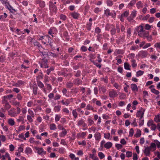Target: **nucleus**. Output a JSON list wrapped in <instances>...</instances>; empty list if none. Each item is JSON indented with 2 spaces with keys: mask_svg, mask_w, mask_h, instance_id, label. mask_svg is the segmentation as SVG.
Returning a JSON list of instances; mask_svg holds the SVG:
<instances>
[{
  "mask_svg": "<svg viewBox=\"0 0 160 160\" xmlns=\"http://www.w3.org/2000/svg\"><path fill=\"white\" fill-rule=\"evenodd\" d=\"M138 35L141 37L143 38H147L148 39V36L149 35V33L148 32L144 30L140 33H138Z\"/></svg>",
  "mask_w": 160,
  "mask_h": 160,
  "instance_id": "nucleus-1",
  "label": "nucleus"
},
{
  "mask_svg": "<svg viewBox=\"0 0 160 160\" xmlns=\"http://www.w3.org/2000/svg\"><path fill=\"white\" fill-rule=\"evenodd\" d=\"M49 3V7L50 10L53 12H56L57 10V7L52 2H50Z\"/></svg>",
  "mask_w": 160,
  "mask_h": 160,
  "instance_id": "nucleus-2",
  "label": "nucleus"
},
{
  "mask_svg": "<svg viewBox=\"0 0 160 160\" xmlns=\"http://www.w3.org/2000/svg\"><path fill=\"white\" fill-rule=\"evenodd\" d=\"M145 110L142 109L138 111L136 114L137 117H140V118L141 119L143 117Z\"/></svg>",
  "mask_w": 160,
  "mask_h": 160,
  "instance_id": "nucleus-3",
  "label": "nucleus"
},
{
  "mask_svg": "<svg viewBox=\"0 0 160 160\" xmlns=\"http://www.w3.org/2000/svg\"><path fill=\"white\" fill-rule=\"evenodd\" d=\"M110 97L112 98H114L118 96V94L117 92L114 90H112L109 92Z\"/></svg>",
  "mask_w": 160,
  "mask_h": 160,
  "instance_id": "nucleus-4",
  "label": "nucleus"
},
{
  "mask_svg": "<svg viewBox=\"0 0 160 160\" xmlns=\"http://www.w3.org/2000/svg\"><path fill=\"white\" fill-rule=\"evenodd\" d=\"M15 109L14 108H11L10 110L8 112V114L11 117H15L17 115L15 112Z\"/></svg>",
  "mask_w": 160,
  "mask_h": 160,
  "instance_id": "nucleus-5",
  "label": "nucleus"
},
{
  "mask_svg": "<svg viewBox=\"0 0 160 160\" xmlns=\"http://www.w3.org/2000/svg\"><path fill=\"white\" fill-rule=\"evenodd\" d=\"M143 30V27L140 25L139 26H138L136 28H135V32H137L138 33H138L140 34V33Z\"/></svg>",
  "mask_w": 160,
  "mask_h": 160,
  "instance_id": "nucleus-6",
  "label": "nucleus"
},
{
  "mask_svg": "<svg viewBox=\"0 0 160 160\" xmlns=\"http://www.w3.org/2000/svg\"><path fill=\"white\" fill-rule=\"evenodd\" d=\"M132 90L134 92H137L138 90L137 85L135 84H132L131 85Z\"/></svg>",
  "mask_w": 160,
  "mask_h": 160,
  "instance_id": "nucleus-7",
  "label": "nucleus"
},
{
  "mask_svg": "<svg viewBox=\"0 0 160 160\" xmlns=\"http://www.w3.org/2000/svg\"><path fill=\"white\" fill-rule=\"evenodd\" d=\"M36 149L38 150V153L39 154L42 155L46 153V152L43 151L42 148H38Z\"/></svg>",
  "mask_w": 160,
  "mask_h": 160,
  "instance_id": "nucleus-8",
  "label": "nucleus"
},
{
  "mask_svg": "<svg viewBox=\"0 0 160 160\" xmlns=\"http://www.w3.org/2000/svg\"><path fill=\"white\" fill-rule=\"evenodd\" d=\"M61 130L63 131L60 134V136L61 137H63L67 134V132L66 130L63 127H61Z\"/></svg>",
  "mask_w": 160,
  "mask_h": 160,
  "instance_id": "nucleus-9",
  "label": "nucleus"
},
{
  "mask_svg": "<svg viewBox=\"0 0 160 160\" xmlns=\"http://www.w3.org/2000/svg\"><path fill=\"white\" fill-rule=\"evenodd\" d=\"M60 54V53H58L57 54L51 52H48V56L52 57L53 58H56L57 57H58Z\"/></svg>",
  "mask_w": 160,
  "mask_h": 160,
  "instance_id": "nucleus-10",
  "label": "nucleus"
},
{
  "mask_svg": "<svg viewBox=\"0 0 160 160\" xmlns=\"http://www.w3.org/2000/svg\"><path fill=\"white\" fill-rule=\"evenodd\" d=\"M150 151L151 150L149 147H147L145 148V150L144 151V153L147 156H149L150 154Z\"/></svg>",
  "mask_w": 160,
  "mask_h": 160,
  "instance_id": "nucleus-11",
  "label": "nucleus"
},
{
  "mask_svg": "<svg viewBox=\"0 0 160 160\" xmlns=\"http://www.w3.org/2000/svg\"><path fill=\"white\" fill-rule=\"evenodd\" d=\"M2 103L5 104L4 108L6 110H8L11 107V105L9 104L7 100H4V102Z\"/></svg>",
  "mask_w": 160,
  "mask_h": 160,
  "instance_id": "nucleus-12",
  "label": "nucleus"
},
{
  "mask_svg": "<svg viewBox=\"0 0 160 160\" xmlns=\"http://www.w3.org/2000/svg\"><path fill=\"white\" fill-rule=\"evenodd\" d=\"M151 151H153L156 149V145L155 143H151L149 147Z\"/></svg>",
  "mask_w": 160,
  "mask_h": 160,
  "instance_id": "nucleus-13",
  "label": "nucleus"
},
{
  "mask_svg": "<svg viewBox=\"0 0 160 160\" xmlns=\"http://www.w3.org/2000/svg\"><path fill=\"white\" fill-rule=\"evenodd\" d=\"M8 124L11 126H13L15 124V122L14 120L11 118L8 119Z\"/></svg>",
  "mask_w": 160,
  "mask_h": 160,
  "instance_id": "nucleus-14",
  "label": "nucleus"
},
{
  "mask_svg": "<svg viewBox=\"0 0 160 160\" xmlns=\"http://www.w3.org/2000/svg\"><path fill=\"white\" fill-rule=\"evenodd\" d=\"M32 88H33V93L36 95L37 93V90H38V87L37 86L36 84H35L32 86Z\"/></svg>",
  "mask_w": 160,
  "mask_h": 160,
  "instance_id": "nucleus-15",
  "label": "nucleus"
},
{
  "mask_svg": "<svg viewBox=\"0 0 160 160\" xmlns=\"http://www.w3.org/2000/svg\"><path fill=\"white\" fill-rule=\"evenodd\" d=\"M7 14L5 12L3 13V15H2L0 16V19L1 21H4L5 19L7 17Z\"/></svg>",
  "mask_w": 160,
  "mask_h": 160,
  "instance_id": "nucleus-16",
  "label": "nucleus"
},
{
  "mask_svg": "<svg viewBox=\"0 0 160 160\" xmlns=\"http://www.w3.org/2000/svg\"><path fill=\"white\" fill-rule=\"evenodd\" d=\"M112 145V144L110 142H107L104 145L105 147L106 148H109Z\"/></svg>",
  "mask_w": 160,
  "mask_h": 160,
  "instance_id": "nucleus-17",
  "label": "nucleus"
},
{
  "mask_svg": "<svg viewBox=\"0 0 160 160\" xmlns=\"http://www.w3.org/2000/svg\"><path fill=\"white\" fill-rule=\"evenodd\" d=\"M72 17L75 19H77L79 16V14L76 12H72L71 14Z\"/></svg>",
  "mask_w": 160,
  "mask_h": 160,
  "instance_id": "nucleus-18",
  "label": "nucleus"
},
{
  "mask_svg": "<svg viewBox=\"0 0 160 160\" xmlns=\"http://www.w3.org/2000/svg\"><path fill=\"white\" fill-rule=\"evenodd\" d=\"M63 36L65 37L66 40L67 41L69 40V36L68 35V33L66 32H65L63 33Z\"/></svg>",
  "mask_w": 160,
  "mask_h": 160,
  "instance_id": "nucleus-19",
  "label": "nucleus"
},
{
  "mask_svg": "<svg viewBox=\"0 0 160 160\" xmlns=\"http://www.w3.org/2000/svg\"><path fill=\"white\" fill-rule=\"evenodd\" d=\"M140 53L142 57H145L147 55V53L145 51H141L140 52Z\"/></svg>",
  "mask_w": 160,
  "mask_h": 160,
  "instance_id": "nucleus-20",
  "label": "nucleus"
},
{
  "mask_svg": "<svg viewBox=\"0 0 160 160\" xmlns=\"http://www.w3.org/2000/svg\"><path fill=\"white\" fill-rule=\"evenodd\" d=\"M37 84L38 86L40 88H42L44 87V85L42 83L39 81H37Z\"/></svg>",
  "mask_w": 160,
  "mask_h": 160,
  "instance_id": "nucleus-21",
  "label": "nucleus"
},
{
  "mask_svg": "<svg viewBox=\"0 0 160 160\" xmlns=\"http://www.w3.org/2000/svg\"><path fill=\"white\" fill-rule=\"evenodd\" d=\"M73 83L70 82H68L66 84V86L67 88H71L73 86Z\"/></svg>",
  "mask_w": 160,
  "mask_h": 160,
  "instance_id": "nucleus-22",
  "label": "nucleus"
},
{
  "mask_svg": "<svg viewBox=\"0 0 160 160\" xmlns=\"http://www.w3.org/2000/svg\"><path fill=\"white\" fill-rule=\"evenodd\" d=\"M50 128L52 130H55L57 128L56 126L54 123H52L50 125Z\"/></svg>",
  "mask_w": 160,
  "mask_h": 160,
  "instance_id": "nucleus-23",
  "label": "nucleus"
},
{
  "mask_svg": "<svg viewBox=\"0 0 160 160\" xmlns=\"http://www.w3.org/2000/svg\"><path fill=\"white\" fill-rule=\"evenodd\" d=\"M28 112L29 114V115L31 116L32 118L34 117L35 115L34 112L30 109H29L28 110Z\"/></svg>",
  "mask_w": 160,
  "mask_h": 160,
  "instance_id": "nucleus-24",
  "label": "nucleus"
},
{
  "mask_svg": "<svg viewBox=\"0 0 160 160\" xmlns=\"http://www.w3.org/2000/svg\"><path fill=\"white\" fill-rule=\"evenodd\" d=\"M154 121L156 122H160V114L156 116L154 118Z\"/></svg>",
  "mask_w": 160,
  "mask_h": 160,
  "instance_id": "nucleus-25",
  "label": "nucleus"
},
{
  "mask_svg": "<svg viewBox=\"0 0 160 160\" xmlns=\"http://www.w3.org/2000/svg\"><path fill=\"white\" fill-rule=\"evenodd\" d=\"M144 73V72L142 71H138L136 73V76L137 77L142 75Z\"/></svg>",
  "mask_w": 160,
  "mask_h": 160,
  "instance_id": "nucleus-26",
  "label": "nucleus"
},
{
  "mask_svg": "<svg viewBox=\"0 0 160 160\" xmlns=\"http://www.w3.org/2000/svg\"><path fill=\"white\" fill-rule=\"evenodd\" d=\"M34 46H37L39 48H42V47L41 44L37 41H36L34 43Z\"/></svg>",
  "mask_w": 160,
  "mask_h": 160,
  "instance_id": "nucleus-27",
  "label": "nucleus"
},
{
  "mask_svg": "<svg viewBox=\"0 0 160 160\" xmlns=\"http://www.w3.org/2000/svg\"><path fill=\"white\" fill-rule=\"evenodd\" d=\"M130 66L127 62H125L124 63V67L126 69L129 70L130 69Z\"/></svg>",
  "mask_w": 160,
  "mask_h": 160,
  "instance_id": "nucleus-28",
  "label": "nucleus"
},
{
  "mask_svg": "<svg viewBox=\"0 0 160 160\" xmlns=\"http://www.w3.org/2000/svg\"><path fill=\"white\" fill-rule=\"evenodd\" d=\"M137 7L139 9L140 8L142 7L143 4L141 3V1L138 2L136 4Z\"/></svg>",
  "mask_w": 160,
  "mask_h": 160,
  "instance_id": "nucleus-29",
  "label": "nucleus"
},
{
  "mask_svg": "<svg viewBox=\"0 0 160 160\" xmlns=\"http://www.w3.org/2000/svg\"><path fill=\"white\" fill-rule=\"evenodd\" d=\"M104 14L108 16L111 15V13L110 12V10L109 9H107L105 11Z\"/></svg>",
  "mask_w": 160,
  "mask_h": 160,
  "instance_id": "nucleus-30",
  "label": "nucleus"
},
{
  "mask_svg": "<svg viewBox=\"0 0 160 160\" xmlns=\"http://www.w3.org/2000/svg\"><path fill=\"white\" fill-rule=\"evenodd\" d=\"M141 131L139 130H138L137 133L135 134L134 136L137 138H138L141 136Z\"/></svg>",
  "mask_w": 160,
  "mask_h": 160,
  "instance_id": "nucleus-31",
  "label": "nucleus"
},
{
  "mask_svg": "<svg viewBox=\"0 0 160 160\" xmlns=\"http://www.w3.org/2000/svg\"><path fill=\"white\" fill-rule=\"evenodd\" d=\"M25 152L26 153H30L32 152V150L30 148H26Z\"/></svg>",
  "mask_w": 160,
  "mask_h": 160,
  "instance_id": "nucleus-32",
  "label": "nucleus"
},
{
  "mask_svg": "<svg viewBox=\"0 0 160 160\" xmlns=\"http://www.w3.org/2000/svg\"><path fill=\"white\" fill-rule=\"evenodd\" d=\"M95 137L96 140H99L101 138V135L99 133H96L95 135Z\"/></svg>",
  "mask_w": 160,
  "mask_h": 160,
  "instance_id": "nucleus-33",
  "label": "nucleus"
},
{
  "mask_svg": "<svg viewBox=\"0 0 160 160\" xmlns=\"http://www.w3.org/2000/svg\"><path fill=\"white\" fill-rule=\"evenodd\" d=\"M17 120L18 122H20L21 121H24V119L23 117L22 116H20L18 117V118L17 119Z\"/></svg>",
  "mask_w": 160,
  "mask_h": 160,
  "instance_id": "nucleus-34",
  "label": "nucleus"
},
{
  "mask_svg": "<svg viewBox=\"0 0 160 160\" xmlns=\"http://www.w3.org/2000/svg\"><path fill=\"white\" fill-rule=\"evenodd\" d=\"M7 9L12 13H13V11L15 12H16V11L15 9H13L11 6H9Z\"/></svg>",
  "mask_w": 160,
  "mask_h": 160,
  "instance_id": "nucleus-35",
  "label": "nucleus"
},
{
  "mask_svg": "<svg viewBox=\"0 0 160 160\" xmlns=\"http://www.w3.org/2000/svg\"><path fill=\"white\" fill-rule=\"evenodd\" d=\"M151 92L156 95L158 94L159 93V91L154 88H152L151 89Z\"/></svg>",
  "mask_w": 160,
  "mask_h": 160,
  "instance_id": "nucleus-36",
  "label": "nucleus"
},
{
  "mask_svg": "<svg viewBox=\"0 0 160 160\" xmlns=\"http://www.w3.org/2000/svg\"><path fill=\"white\" fill-rule=\"evenodd\" d=\"M61 107L60 106H56L54 107V109L55 112H58L60 110Z\"/></svg>",
  "mask_w": 160,
  "mask_h": 160,
  "instance_id": "nucleus-37",
  "label": "nucleus"
},
{
  "mask_svg": "<svg viewBox=\"0 0 160 160\" xmlns=\"http://www.w3.org/2000/svg\"><path fill=\"white\" fill-rule=\"evenodd\" d=\"M32 117L30 115H28L27 116V120L30 122H33V119Z\"/></svg>",
  "mask_w": 160,
  "mask_h": 160,
  "instance_id": "nucleus-38",
  "label": "nucleus"
},
{
  "mask_svg": "<svg viewBox=\"0 0 160 160\" xmlns=\"http://www.w3.org/2000/svg\"><path fill=\"white\" fill-rule=\"evenodd\" d=\"M98 156L100 157V158L102 159L104 158L105 157V155L102 152H99L98 153Z\"/></svg>",
  "mask_w": 160,
  "mask_h": 160,
  "instance_id": "nucleus-39",
  "label": "nucleus"
},
{
  "mask_svg": "<svg viewBox=\"0 0 160 160\" xmlns=\"http://www.w3.org/2000/svg\"><path fill=\"white\" fill-rule=\"evenodd\" d=\"M61 118L60 115L59 114H56L55 115V120L56 122L60 120Z\"/></svg>",
  "mask_w": 160,
  "mask_h": 160,
  "instance_id": "nucleus-40",
  "label": "nucleus"
},
{
  "mask_svg": "<svg viewBox=\"0 0 160 160\" xmlns=\"http://www.w3.org/2000/svg\"><path fill=\"white\" fill-rule=\"evenodd\" d=\"M130 15L131 17H132L133 18H135L136 15V11L135 10L133 11Z\"/></svg>",
  "mask_w": 160,
  "mask_h": 160,
  "instance_id": "nucleus-41",
  "label": "nucleus"
},
{
  "mask_svg": "<svg viewBox=\"0 0 160 160\" xmlns=\"http://www.w3.org/2000/svg\"><path fill=\"white\" fill-rule=\"evenodd\" d=\"M47 39H50V36L48 35H47L45 36H42L41 37V40L45 39L47 40Z\"/></svg>",
  "mask_w": 160,
  "mask_h": 160,
  "instance_id": "nucleus-42",
  "label": "nucleus"
},
{
  "mask_svg": "<svg viewBox=\"0 0 160 160\" xmlns=\"http://www.w3.org/2000/svg\"><path fill=\"white\" fill-rule=\"evenodd\" d=\"M45 5V2L44 1H42L40 2L39 6L43 8Z\"/></svg>",
  "mask_w": 160,
  "mask_h": 160,
  "instance_id": "nucleus-43",
  "label": "nucleus"
},
{
  "mask_svg": "<svg viewBox=\"0 0 160 160\" xmlns=\"http://www.w3.org/2000/svg\"><path fill=\"white\" fill-rule=\"evenodd\" d=\"M60 18L63 21H65L66 19V17L64 15L61 14L60 16Z\"/></svg>",
  "mask_w": 160,
  "mask_h": 160,
  "instance_id": "nucleus-44",
  "label": "nucleus"
},
{
  "mask_svg": "<svg viewBox=\"0 0 160 160\" xmlns=\"http://www.w3.org/2000/svg\"><path fill=\"white\" fill-rule=\"evenodd\" d=\"M99 89L103 92H105L106 91V89L104 87H101L99 88Z\"/></svg>",
  "mask_w": 160,
  "mask_h": 160,
  "instance_id": "nucleus-45",
  "label": "nucleus"
},
{
  "mask_svg": "<svg viewBox=\"0 0 160 160\" xmlns=\"http://www.w3.org/2000/svg\"><path fill=\"white\" fill-rule=\"evenodd\" d=\"M48 42L49 43V44L51 48L52 47V38L50 37V39H47Z\"/></svg>",
  "mask_w": 160,
  "mask_h": 160,
  "instance_id": "nucleus-46",
  "label": "nucleus"
},
{
  "mask_svg": "<svg viewBox=\"0 0 160 160\" xmlns=\"http://www.w3.org/2000/svg\"><path fill=\"white\" fill-rule=\"evenodd\" d=\"M128 15V12L127 11H125L121 15L122 17H127Z\"/></svg>",
  "mask_w": 160,
  "mask_h": 160,
  "instance_id": "nucleus-47",
  "label": "nucleus"
},
{
  "mask_svg": "<svg viewBox=\"0 0 160 160\" xmlns=\"http://www.w3.org/2000/svg\"><path fill=\"white\" fill-rule=\"evenodd\" d=\"M154 142L156 144L157 146V147L158 148H160V142H159V141H158V140H154Z\"/></svg>",
  "mask_w": 160,
  "mask_h": 160,
  "instance_id": "nucleus-48",
  "label": "nucleus"
},
{
  "mask_svg": "<svg viewBox=\"0 0 160 160\" xmlns=\"http://www.w3.org/2000/svg\"><path fill=\"white\" fill-rule=\"evenodd\" d=\"M154 124L153 123V121L152 120H150L147 123V125L148 127H150L152 125H153Z\"/></svg>",
  "mask_w": 160,
  "mask_h": 160,
  "instance_id": "nucleus-49",
  "label": "nucleus"
},
{
  "mask_svg": "<svg viewBox=\"0 0 160 160\" xmlns=\"http://www.w3.org/2000/svg\"><path fill=\"white\" fill-rule=\"evenodd\" d=\"M74 83L75 84L79 85L80 83V81L79 78H77L74 80Z\"/></svg>",
  "mask_w": 160,
  "mask_h": 160,
  "instance_id": "nucleus-50",
  "label": "nucleus"
},
{
  "mask_svg": "<svg viewBox=\"0 0 160 160\" xmlns=\"http://www.w3.org/2000/svg\"><path fill=\"white\" fill-rule=\"evenodd\" d=\"M12 104L13 105L15 106L17 105L19 106L20 105L19 102L15 101L12 102Z\"/></svg>",
  "mask_w": 160,
  "mask_h": 160,
  "instance_id": "nucleus-51",
  "label": "nucleus"
},
{
  "mask_svg": "<svg viewBox=\"0 0 160 160\" xmlns=\"http://www.w3.org/2000/svg\"><path fill=\"white\" fill-rule=\"evenodd\" d=\"M90 157L93 160H98V157L95 156L93 154H90Z\"/></svg>",
  "mask_w": 160,
  "mask_h": 160,
  "instance_id": "nucleus-52",
  "label": "nucleus"
},
{
  "mask_svg": "<svg viewBox=\"0 0 160 160\" xmlns=\"http://www.w3.org/2000/svg\"><path fill=\"white\" fill-rule=\"evenodd\" d=\"M132 156V152H126V156L127 157H130Z\"/></svg>",
  "mask_w": 160,
  "mask_h": 160,
  "instance_id": "nucleus-53",
  "label": "nucleus"
},
{
  "mask_svg": "<svg viewBox=\"0 0 160 160\" xmlns=\"http://www.w3.org/2000/svg\"><path fill=\"white\" fill-rule=\"evenodd\" d=\"M111 34H114L116 32V29L114 27H112V29L111 30Z\"/></svg>",
  "mask_w": 160,
  "mask_h": 160,
  "instance_id": "nucleus-54",
  "label": "nucleus"
},
{
  "mask_svg": "<svg viewBox=\"0 0 160 160\" xmlns=\"http://www.w3.org/2000/svg\"><path fill=\"white\" fill-rule=\"evenodd\" d=\"M133 130L132 128L130 129L129 132V136L132 137L133 136Z\"/></svg>",
  "mask_w": 160,
  "mask_h": 160,
  "instance_id": "nucleus-55",
  "label": "nucleus"
},
{
  "mask_svg": "<svg viewBox=\"0 0 160 160\" xmlns=\"http://www.w3.org/2000/svg\"><path fill=\"white\" fill-rule=\"evenodd\" d=\"M72 114L75 118H76L77 117V113L76 110H74L72 111Z\"/></svg>",
  "mask_w": 160,
  "mask_h": 160,
  "instance_id": "nucleus-56",
  "label": "nucleus"
},
{
  "mask_svg": "<svg viewBox=\"0 0 160 160\" xmlns=\"http://www.w3.org/2000/svg\"><path fill=\"white\" fill-rule=\"evenodd\" d=\"M61 96L59 94H57L54 98V100H58L60 98Z\"/></svg>",
  "mask_w": 160,
  "mask_h": 160,
  "instance_id": "nucleus-57",
  "label": "nucleus"
},
{
  "mask_svg": "<svg viewBox=\"0 0 160 160\" xmlns=\"http://www.w3.org/2000/svg\"><path fill=\"white\" fill-rule=\"evenodd\" d=\"M107 3L108 6H111L112 5V2L110 0H108L107 1Z\"/></svg>",
  "mask_w": 160,
  "mask_h": 160,
  "instance_id": "nucleus-58",
  "label": "nucleus"
},
{
  "mask_svg": "<svg viewBox=\"0 0 160 160\" xmlns=\"http://www.w3.org/2000/svg\"><path fill=\"white\" fill-rule=\"evenodd\" d=\"M132 66L133 68L137 66V64L135 63V61L134 60H132Z\"/></svg>",
  "mask_w": 160,
  "mask_h": 160,
  "instance_id": "nucleus-59",
  "label": "nucleus"
},
{
  "mask_svg": "<svg viewBox=\"0 0 160 160\" xmlns=\"http://www.w3.org/2000/svg\"><path fill=\"white\" fill-rule=\"evenodd\" d=\"M72 2V0H64L63 1V3L66 4H69Z\"/></svg>",
  "mask_w": 160,
  "mask_h": 160,
  "instance_id": "nucleus-60",
  "label": "nucleus"
},
{
  "mask_svg": "<svg viewBox=\"0 0 160 160\" xmlns=\"http://www.w3.org/2000/svg\"><path fill=\"white\" fill-rule=\"evenodd\" d=\"M115 52L118 54H122L123 53V51L121 50H116Z\"/></svg>",
  "mask_w": 160,
  "mask_h": 160,
  "instance_id": "nucleus-61",
  "label": "nucleus"
},
{
  "mask_svg": "<svg viewBox=\"0 0 160 160\" xmlns=\"http://www.w3.org/2000/svg\"><path fill=\"white\" fill-rule=\"evenodd\" d=\"M116 147H117L118 149H121L122 148V145L119 144H117L116 145Z\"/></svg>",
  "mask_w": 160,
  "mask_h": 160,
  "instance_id": "nucleus-62",
  "label": "nucleus"
},
{
  "mask_svg": "<svg viewBox=\"0 0 160 160\" xmlns=\"http://www.w3.org/2000/svg\"><path fill=\"white\" fill-rule=\"evenodd\" d=\"M10 150L11 151H13L14 149V147L12 144H11L9 146Z\"/></svg>",
  "mask_w": 160,
  "mask_h": 160,
  "instance_id": "nucleus-63",
  "label": "nucleus"
},
{
  "mask_svg": "<svg viewBox=\"0 0 160 160\" xmlns=\"http://www.w3.org/2000/svg\"><path fill=\"white\" fill-rule=\"evenodd\" d=\"M137 155L136 153H133V159L134 160H136L138 159Z\"/></svg>",
  "mask_w": 160,
  "mask_h": 160,
  "instance_id": "nucleus-64",
  "label": "nucleus"
}]
</instances>
